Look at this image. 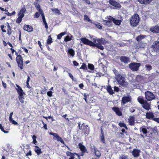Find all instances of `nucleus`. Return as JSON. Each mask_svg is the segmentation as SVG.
I'll list each match as a JSON object with an SVG mask.
<instances>
[{"instance_id":"1","label":"nucleus","mask_w":159,"mask_h":159,"mask_svg":"<svg viewBox=\"0 0 159 159\" xmlns=\"http://www.w3.org/2000/svg\"><path fill=\"white\" fill-rule=\"evenodd\" d=\"M139 21V15L135 14L131 18L130 23L131 25L133 27L136 26L138 24Z\"/></svg>"},{"instance_id":"2","label":"nucleus","mask_w":159,"mask_h":159,"mask_svg":"<svg viewBox=\"0 0 159 159\" xmlns=\"http://www.w3.org/2000/svg\"><path fill=\"white\" fill-rule=\"evenodd\" d=\"M137 100L142 105V107L144 109L147 110H149L151 109L149 103L144 100L142 97H139Z\"/></svg>"},{"instance_id":"3","label":"nucleus","mask_w":159,"mask_h":159,"mask_svg":"<svg viewBox=\"0 0 159 159\" xmlns=\"http://www.w3.org/2000/svg\"><path fill=\"white\" fill-rule=\"evenodd\" d=\"M78 125L80 130H82L84 133V134L86 136L89 134V128H87L88 126L83 123L80 127V122L78 123Z\"/></svg>"},{"instance_id":"4","label":"nucleus","mask_w":159,"mask_h":159,"mask_svg":"<svg viewBox=\"0 0 159 159\" xmlns=\"http://www.w3.org/2000/svg\"><path fill=\"white\" fill-rule=\"evenodd\" d=\"M116 80L119 84L123 86L127 85V83L125 80V78L120 75H117L116 77Z\"/></svg>"},{"instance_id":"5","label":"nucleus","mask_w":159,"mask_h":159,"mask_svg":"<svg viewBox=\"0 0 159 159\" xmlns=\"http://www.w3.org/2000/svg\"><path fill=\"white\" fill-rule=\"evenodd\" d=\"M141 64L139 63L133 62L129 65V68L133 71H137L139 69Z\"/></svg>"},{"instance_id":"6","label":"nucleus","mask_w":159,"mask_h":159,"mask_svg":"<svg viewBox=\"0 0 159 159\" xmlns=\"http://www.w3.org/2000/svg\"><path fill=\"white\" fill-rule=\"evenodd\" d=\"M146 99L148 101H150L155 98V96L149 91H147L145 93Z\"/></svg>"},{"instance_id":"7","label":"nucleus","mask_w":159,"mask_h":159,"mask_svg":"<svg viewBox=\"0 0 159 159\" xmlns=\"http://www.w3.org/2000/svg\"><path fill=\"white\" fill-rule=\"evenodd\" d=\"M16 62L18 64V66L20 67L21 69H22L23 68V60L22 57L21 55H17L16 58Z\"/></svg>"},{"instance_id":"8","label":"nucleus","mask_w":159,"mask_h":159,"mask_svg":"<svg viewBox=\"0 0 159 159\" xmlns=\"http://www.w3.org/2000/svg\"><path fill=\"white\" fill-rule=\"evenodd\" d=\"M80 40L84 44L88 45L90 46H95V44H94L93 42L90 41L85 38H83L80 39Z\"/></svg>"},{"instance_id":"9","label":"nucleus","mask_w":159,"mask_h":159,"mask_svg":"<svg viewBox=\"0 0 159 159\" xmlns=\"http://www.w3.org/2000/svg\"><path fill=\"white\" fill-rule=\"evenodd\" d=\"M93 43L100 44H105L106 43V41L104 39L101 38L100 39H97V38H93Z\"/></svg>"},{"instance_id":"10","label":"nucleus","mask_w":159,"mask_h":159,"mask_svg":"<svg viewBox=\"0 0 159 159\" xmlns=\"http://www.w3.org/2000/svg\"><path fill=\"white\" fill-rule=\"evenodd\" d=\"M153 51L157 53L159 51V42L155 41L152 46Z\"/></svg>"},{"instance_id":"11","label":"nucleus","mask_w":159,"mask_h":159,"mask_svg":"<svg viewBox=\"0 0 159 159\" xmlns=\"http://www.w3.org/2000/svg\"><path fill=\"white\" fill-rule=\"evenodd\" d=\"M140 152V150L134 149L131 153L134 157H137L139 156Z\"/></svg>"},{"instance_id":"12","label":"nucleus","mask_w":159,"mask_h":159,"mask_svg":"<svg viewBox=\"0 0 159 159\" xmlns=\"http://www.w3.org/2000/svg\"><path fill=\"white\" fill-rule=\"evenodd\" d=\"M79 148L82 151L81 156H83L84 153L87 152V150L85 147L82 145L81 143H79Z\"/></svg>"},{"instance_id":"13","label":"nucleus","mask_w":159,"mask_h":159,"mask_svg":"<svg viewBox=\"0 0 159 159\" xmlns=\"http://www.w3.org/2000/svg\"><path fill=\"white\" fill-rule=\"evenodd\" d=\"M140 132L143 133V134L145 136V137L147 136V134L148 132L147 130L145 128V126H143L142 127H141L139 129Z\"/></svg>"},{"instance_id":"14","label":"nucleus","mask_w":159,"mask_h":159,"mask_svg":"<svg viewBox=\"0 0 159 159\" xmlns=\"http://www.w3.org/2000/svg\"><path fill=\"white\" fill-rule=\"evenodd\" d=\"M150 30L153 32L159 33V24L152 27L150 28Z\"/></svg>"},{"instance_id":"15","label":"nucleus","mask_w":159,"mask_h":159,"mask_svg":"<svg viewBox=\"0 0 159 159\" xmlns=\"http://www.w3.org/2000/svg\"><path fill=\"white\" fill-rule=\"evenodd\" d=\"M109 3L110 4L114 6L115 7L117 8H120V4L112 0L109 1Z\"/></svg>"},{"instance_id":"16","label":"nucleus","mask_w":159,"mask_h":159,"mask_svg":"<svg viewBox=\"0 0 159 159\" xmlns=\"http://www.w3.org/2000/svg\"><path fill=\"white\" fill-rule=\"evenodd\" d=\"M23 29L24 30L28 32H31L33 30L32 27L29 25H25Z\"/></svg>"},{"instance_id":"17","label":"nucleus","mask_w":159,"mask_h":159,"mask_svg":"<svg viewBox=\"0 0 159 159\" xmlns=\"http://www.w3.org/2000/svg\"><path fill=\"white\" fill-rule=\"evenodd\" d=\"M120 59L122 62L127 63L129 61V59L128 57L125 56L120 57Z\"/></svg>"},{"instance_id":"18","label":"nucleus","mask_w":159,"mask_h":159,"mask_svg":"<svg viewBox=\"0 0 159 159\" xmlns=\"http://www.w3.org/2000/svg\"><path fill=\"white\" fill-rule=\"evenodd\" d=\"M26 10V9L25 8H22L18 14L19 16L23 18L24 16V13Z\"/></svg>"},{"instance_id":"19","label":"nucleus","mask_w":159,"mask_h":159,"mask_svg":"<svg viewBox=\"0 0 159 159\" xmlns=\"http://www.w3.org/2000/svg\"><path fill=\"white\" fill-rule=\"evenodd\" d=\"M13 112H12L10 113V116L9 117V120L11 122L12 124H13L15 125H16L17 124V123L12 118V115H13Z\"/></svg>"},{"instance_id":"20","label":"nucleus","mask_w":159,"mask_h":159,"mask_svg":"<svg viewBox=\"0 0 159 159\" xmlns=\"http://www.w3.org/2000/svg\"><path fill=\"white\" fill-rule=\"evenodd\" d=\"M112 109L119 116L122 115V114L118 108L114 107L112 108Z\"/></svg>"},{"instance_id":"21","label":"nucleus","mask_w":159,"mask_h":159,"mask_svg":"<svg viewBox=\"0 0 159 159\" xmlns=\"http://www.w3.org/2000/svg\"><path fill=\"white\" fill-rule=\"evenodd\" d=\"M130 99L131 98L129 96L124 97L122 99V102L123 103L125 104L126 102L130 101Z\"/></svg>"},{"instance_id":"22","label":"nucleus","mask_w":159,"mask_h":159,"mask_svg":"<svg viewBox=\"0 0 159 159\" xmlns=\"http://www.w3.org/2000/svg\"><path fill=\"white\" fill-rule=\"evenodd\" d=\"M35 147L37 148H35L34 151L37 154V155L38 156H39L42 153L41 149L39 147L37 146H35Z\"/></svg>"},{"instance_id":"23","label":"nucleus","mask_w":159,"mask_h":159,"mask_svg":"<svg viewBox=\"0 0 159 159\" xmlns=\"http://www.w3.org/2000/svg\"><path fill=\"white\" fill-rule=\"evenodd\" d=\"M152 0H138L141 4H148Z\"/></svg>"},{"instance_id":"24","label":"nucleus","mask_w":159,"mask_h":159,"mask_svg":"<svg viewBox=\"0 0 159 159\" xmlns=\"http://www.w3.org/2000/svg\"><path fill=\"white\" fill-rule=\"evenodd\" d=\"M20 94H19V98L20 102L22 103H24V98L23 97V95L25 94L24 93H20Z\"/></svg>"},{"instance_id":"25","label":"nucleus","mask_w":159,"mask_h":159,"mask_svg":"<svg viewBox=\"0 0 159 159\" xmlns=\"http://www.w3.org/2000/svg\"><path fill=\"white\" fill-rule=\"evenodd\" d=\"M94 151L95 155L97 157H100L101 155L100 152L96 148L94 147Z\"/></svg>"},{"instance_id":"26","label":"nucleus","mask_w":159,"mask_h":159,"mask_svg":"<svg viewBox=\"0 0 159 159\" xmlns=\"http://www.w3.org/2000/svg\"><path fill=\"white\" fill-rule=\"evenodd\" d=\"M129 120V123L130 125H134V118L132 116L130 117L128 119Z\"/></svg>"},{"instance_id":"27","label":"nucleus","mask_w":159,"mask_h":159,"mask_svg":"<svg viewBox=\"0 0 159 159\" xmlns=\"http://www.w3.org/2000/svg\"><path fill=\"white\" fill-rule=\"evenodd\" d=\"M146 116V118L148 119H150L154 117L153 114L150 112H147Z\"/></svg>"},{"instance_id":"28","label":"nucleus","mask_w":159,"mask_h":159,"mask_svg":"<svg viewBox=\"0 0 159 159\" xmlns=\"http://www.w3.org/2000/svg\"><path fill=\"white\" fill-rule=\"evenodd\" d=\"M16 86L18 88L16 89L19 94H20V93H24L23 92V90L22 89L21 87L17 84H16Z\"/></svg>"},{"instance_id":"29","label":"nucleus","mask_w":159,"mask_h":159,"mask_svg":"<svg viewBox=\"0 0 159 159\" xmlns=\"http://www.w3.org/2000/svg\"><path fill=\"white\" fill-rule=\"evenodd\" d=\"M50 134L52 135L53 136V138L54 139H61V138L59 137V135L56 133H50Z\"/></svg>"},{"instance_id":"30","label":"nucleus","mask_w":159,"mask_h":159,"mask_svg":"<svg viewBox=\"0 0 159 159\" xmlns=\"http://www.w3.org/2000/svg\"><path fill=\"white\" fill-rule=\"evenodd\" d=\"M35 7L41 15L43 14L42 10L40 8V6L39 4H36Z\"/></svg>"},{"instance_id":"31","label":"nucleus","mask_w":159,"mask_h":159,"mask_svg":"<svg viewBox=\"0 0 159 159\" xmlns=\"http://www.w3.org/2000/svg\"><path fill=\"white\" fill-rule=\"evenodd\" d=\"M51 10L56 14L59 15L61 14L59 10L57 8H52Z\"/></svg>"},{"instance_id":"32","label":"nucleus","mask_w":159,"mask_h":159,"mask_svg":"<svg viewBox=\"0 0 159 159\" xmlns=\"http://www.w3.org/2000/svg\"><path fill=\"white\" fill-rule=\"evenodd\" d=\"M103 22H104V24L107 26L109 27L111 25V21L109 20H104Z\"/></svg>"},{"instance_id":"33","label":"nucleus","mask_w":159,"mask_h":159,"mask_svg":"<svg viewBox=\"0 0 159 159\" xmlns=\"http://www.w3.org/2000/svg\"><path fill=\"white\" fill-rule=\"evenodd\" d=\"M145 68L147 70L150 71L152 70V67L151 65L147 64L145 65Z\"/></svg>"},{"instance_id":"34","label":"nucleus","mask_w":159,"mask_h":159,"mask_svg":"<svg viewBox=\"0 0 159 159\" xmlns=\"http://www.w3.org/2000/svg\"><path fill=\"white\" fill-rule=\"evenodd\" d=\"M94 44H95V46H92L93 47H97L99 49L102 50L104 49V48L101 45V44L94 43Z\"/></svg>"},{"instance_id":"35","label":"nucleus","mask_w":159,"mask_h":159,"mask_svg":"<svg viewBox=\"0 0 159 159\" xmlns=\"http://www.w3.org/2000/svg\"><path fill=\"white\" fill-rule=\"evenodd\" d=\"M143 80L142 76L140 75H137L136 78V80L138 82H141Z\"/></svg>"},{"instance_id":"36","label":"nucleus","mask_w":159,"mask_h":159,"mask_svg":"<svg viewBox=\"0 0 159 159\" xmlns=\"http://www.w3.org/2000/svg\"><path fill=\"white\" fill-rule=\"evenodd\" d=\"M107 90L110 94H112L113 93V91L111 86H109L107 87Z\"/></svg>"},{"instance_id":"37","label":"nucleus","mask_w":159,"mask_h":159,"mask_svg":"<svg viewBox=\"0 0 159 159\" xmlns=\"http://www.w3.org/2000/svg\"><path fill=\"white\" fill-rule=\"evenodd\" d=\"M116 25H120L121 22V20H116L115 18L114 20L112 21Z\"/></svg>"},{"instance_id":"38","label":"nucleus","mask_w":159,"mask_h":159,"mask_svg":"<svg viewBox=\"0 0 159 159\" xmlns=\"http://www.w3.org/2000/svg\"><path fill=\"white\" fill-rule=\"evenodd\" d=\"M144 38V35H140L137 37L136 40L138 42H139Z\"/></svg>"},{"instance_id":"39","label":"nucleus","mask_w":159,"mask_h":159,"mask_svg":"<svg viewBox=\"0 0 159 159\" xmlns=\"http://www.w3.org/2000/svg\"><path fill=\"white\" fill-rule=\"evenodd\" d=\"M68 52L72 56H73L75 54V51L72 49H69Z\"/></svg>"},{"instance_id":"40","label":"nucleus","mask_w":159,"mask_h":159,"mask_svg":"<svg viewBox=\"0 0 159 159\" xmlns=\"http://www.w3.org/2000/svg\"><path fill=\"white\" fill-rule=\"evenodd\" d=\"M119 159H129V158L127 155H122L119 157Z\"/></svg>"},{"instance_id":"41","label":"nucleus","mask_w":159,"mask_h":159,"mask_svg":"<svg viewBox=\"0 0 159 159\" xmlns=\"http://www.w3.org/2000/svg\"><path fill=\"white\" fill-rule=\"evenodd\" d=\"M119 125L120 127H124L126 129H127L126 125L124 124L123 122H120L119 123Z\"/></svg>"},{"instance_id":"42","label":"nucleus","mask_w":159,"mask_h":159,"mask_svg":"<svg viewBox=\"0 0 159 159\" xmlns=\"http://www.w3.org/2000/svg\"><path fill=\"white\" fill-rule=\"evenodd\" d=\"M88 68L89 69L92 70L94 69V66L92 64H88Z\"/></svg>"},{"instance_id":"43","label":"nucleus","mask_w":159,"mask_h":159,"mask_svg":"<svg viewBox=\"0 0 159 159\" xmlns=\"http://www.w3.org/2000/svg\"><path fill=\"white\" fill-rule=\"evenodd\" d=\"M72 40V39L71 37H70L69 36H67L64 39L65 41L67 42L68 41H70Z\"/></svg>"},{"instance_id":"44","label":"nucleus","mask_w":159,"mask_h":159,"mask_svg":"<svg viewBox=\"0 0 159 159\" xmlns=\"http://www.w3.org/2000/svg\"><path fill=\"white\" fill-rule=\"evenodd\" d=\"M106 19L108 20H109L111 22L112 21H113V20H114V18L110 16H107L106 17Z\"/></svg>"},{"instance_id":"45","label":"nucleus","mask_w":159,"mask_h":159,"mask_svg":"<svg viewBox=\"0 0 159 159\" xmlns=\"http://www.w3.org/2000/svg\"><path fill=\"white\" fill-rule=\"evenodd\" d=\"M52 39L50 36H48V39L47 40V43L48 44H50L52 42Z\"/></svg>"},{"instance_id":"46","label":"nucleus","mask_w":159,"mask_h":159,"mask_svg":"<svg viewBox=\"0 0 159 159\" xmlns=\"http://www.w3.org/2000/svg\"><path fill=\"white\" fill-rule=\"evenodd\" d=\"M80 69H83L84 70L87 69V68L86 65L84 63H83L81 66L80 68Z\"/></svg>"},{"instance_id":"47","label":"nucleus","mask_w":159,"mask_h":159,"mask_svg":"<svg viewBox=\"0 0 159 159\" xmlns=\"http://www.w3.org/2000/svg\"><path fill=\"white\" fill-rule=\"evenodd\" d=\"M22 17L19 16L16 20V22L18 23H20L22 20Z\"/></svg>"},{"instance_id":"48","label":"nucleus","mask_w":159,"mask_h":159,"mask_svg":"<svg viewBox=\"0 0 159 159\" xmlns=\"http://www.w3.org/2000/svg\"><path fill=\"white\" fill-rule=\"evenodd\" d=\"M41 15L42 16V18L43 19V24H44L45 23H47L46 21L45 20V16H44V13L41 14Z\"/></svg>"},{"instance_id":"49","label":"nucleus","mask_w":159,"mask_h":159,"mask_svg":"<svg viewBox=\"0 0 159 159\" xmlns=\"http://www.w3.org/2000/svg\"><path fill=\"white\" fill-rule=\"evenodd\" d=\"M66 154L67 156H70V157H71V156L72 155H74L73 153L69 151H67L66 152Z\"/></svg>"},{"instance_id":"50","label":"nucleus","mask_w":159,"mask_h":159,"mask_svg":"<svg viewBox=\"0 0 159 159\" xmlns=\"http://www.w3.org/2000/svg\"><path fill=\"white\" fill-rule=\"evenodd\" d=\"M84 19L86 20V21H90V19L89 18L88 16L87 15H84Z\"/></svg>"},{"instance_id":"51","label":"nucleus","mask_w":159,"mask_h":159,"mask_svg":"<svg viewBox=\"0 0 159 159\" xmlns=\"http://www.w3.org/2000/svg\"><path fill=\"white\" fill-rule=\"evenodd\" d=\"M52 91H50L48 92L47 94V95L49 97H51L52 96Z\"/></svg>"},{"instance_id":"52","label":"nucleus","mask_w":159,"mask_h":159,"mask_svg":"<svg viewBox=\"0 0 159 159\" xmlns=\"http://www.w3.org/2000/svg\"><path fill=\"white\" fill-rule=\"evenodd\" d=\"M114 91L118 92L119 91V89L118 87L115 86L114 87Z\"/></svg>"},{"instance_id":"53","label":"nucleus","mask_w":159,"mask_h":159,"mask_svg":"<svg viewBox=\"0 0 159 159\" xmlns=\"http://www.w3.org/2000/svg\"><path fill=\"white\" fill-rule=\"evenodd\" d=\"M31 155H32L31 152L30 150L29 152L27 153L26 154V156H31Z\"/></svg>"},{"instance_id":"54","label":"nucleus","mask_w":159,"mask_h":159,"mask_svg":"<svg viewBox=\"0 0 159 159\" xmlns=\"http://www.w3.org/2000/svg\"><path fill=\"white\" fill-rule=\"evenodd\" d=\"M0 129L2 131L4 132V133H6L7 132H6L4 129L3 128L2 125L1 124H0Z\"/></svg>"},{"instance_id":"55","label":"nucleus","mask_w":159,"mask_h":159,"mask_svg":"<svg viewBox=\"0 0 159 159\" xmlns=\"http://www.w3.org/2000/svg\"><path fill=\"white\" fill-rule=\"evenodd\" d=\"M39 12H36L35 14L34 17H35L38 18L39 17Z\"/></svg>"},{"instance_id":"56","label":"nucleus","mask_w":159,"mask_h":159,"mask_svg":"<svg viewBox=\"0 0 159 159\" xmlns=\"http://www.w3.org/2000/svg\"><path fill=\"white\" fill-rule=\"evenodd\" d=\"M74 65L75 66H77L79 65V63L77 62L76 61H73Z\"/></svg>"},{"instance_id":"57","label":"nucleus","mask_w":159,"mask_h":159,"mask_svg":"<svg viewBox=\"0 0 159 159\" xmlns=\"http://www.w3.org/2000/svg\"><path fill=\"white\" fill-rule=\"evenodd\" d=\"M19 40H21V33L20 30H19Z\"/></svg>"},{"instance_id":"58","label":"nucleus","mask_w":159,"mask_h":159,"mask_svg":"<svg viewBox=\"0 0 159 159\" xmlns=\"http://www.w3.org/2000/svg\"><path fill=\"white\" fill-rule=\"evenodd\" d=\"M43 123L44 125L43 127L46 129H47V125L44 123L43 121Z\"/></svg>"},{"instance_id":"59","label":"nucleus","mask_w":159,"mask_h":159,"mask_svg":"<svg viewBox=\"0 0 159 159\" xmlns=\"http://www.w3.org/2000/svg\"><path fill=\"white\" fill-rule=\"evenodd\" d=\"M62 36V35L60 34L57 35V39H60Z\"/></svg>"},{"instance_id":"60","label":"nucleus","mask_w":159,"mask_h":159,"mask_svg":"<svg viewBox=\"0 0 159 159\" xmlns=\"http://www.w3.org/2000/svg\"><path fill=\"white\" fill-rule=\"evenodd\" d=\"M79 86L81 89H83L84 85L82 84H80L79 85Z\"/></svg>"},{"instance_id":"61","label":"nucleus","mask_w":159,"mask_h":159,"mask_svg":"<svg viewBox=\"0 0 159 159\" xmlns=\"http://www.w3.org/2000/svg\"><path fill=\"white\" fill-rule=\"evenodd\" d=\"M41 93H43V94H45V90H44V89H42L41 90Z\"/></svg>"},{"instance_id":"62","label":"nucleus","mask_w":159,"mask_h":159,"mask_svg":"<svg viewBox=\"0 0 159 159\" xmlns=\"http://www.w3.org/2000/svg\"><path fill=\"white\" fill-rule=\"evenodd\" d=\"M2 83L3 86L5 88H6V86H7L6 84L4 83L3 81H2Z\"/></svg>"},{"instance_id":"63","label":"nucleus","mask_w":159,"mask_h":159,"mask_svg":"<svg viewBox=\"0 0 159 159\" xmlns=\"http://www.w3.org/2000/svg\"><path fill=\"white\" fill-rule=\"evenodd\" d=\"M69 76L73 80V76L72 75L70 74V73H69Z\"/></svg>"},{"instance_id":"64","label":"nucleus","mask_w":159,"mask_h":159,"mask_svg":"<svg viewBox=\"0 0 159 159\" xmlns=\"http://www.w3.org/2000/svg\"><path fill=\"white\" fill-rule=\"evenodd\" d=\"M154 120L157 122L159 123V118H156L154 119Z\"/></svg>"}]
</instances>
